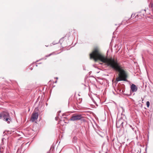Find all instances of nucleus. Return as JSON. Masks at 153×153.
Segmentation results:
<instances>
[{
	"instance_id": "6ab92c4d",
	"label": "nucleus",
	"mask_w": 153,
	"mask_h": 153,
	"mask_svg": "<svg viewBox=\"0 0 153 153\" xmlns=\"http://www.w3.org/2000/svg\"><path fill=\"white\" fill-rule=\"evenodd\" d=\"M47 153H48V152H47Z\"/></svg>"
},
{
	"instance_id": "39448f33",
	"label": "nucleus",
	"mask_w": 153,
	"mask_h": 153,
	"mask_svg": "<svg viewBox=\"0 0 153 153\" xmlns=\"http://www.w3.org/2000/svg\"><path fill=\"white\" fill-rule=\"evenodd\" d=\"M131 89L132 92H135L137 91V88L135 85L132 84L131 86Z\"/></svg>"
},
{
	"instance_id": "7ed1b4c3",
	"label": "nucleus",
	"mask_w": 153,
	"mask_h": 153,
	"mask_svg": "<svg viewBox=\"0 0 153 153\" xmlns=\"http://www.w3.org/2000/svg\"><path fill=\"white\" fill-rule=\"evenodd\" d=\"M82 118L81 115H75L72 116L70 119V120L73 121L81 120Z\"/></svg>"
},
{
	"instance_id": "1a4fd4ad",
	"label": "nucleus",
	"mask_w": 153,
	"mask_h": 153,
	"mask_svg": "<svg viewBox=\"0 0 153 153\" xmlns=\"http://www.w3.org/2000/svg\"><path fill=\"white\" fill-rule=\"evenodd\" d=\"M149 6L151 8L153 7V3H151L150 4Z\"/></svg>"
},
{
	"instance_id": "20e7f679",
	"label": "nucleus",
	"mask_w": 153,
	"mask_h": 153,
	"mask_svg": "<svg viewBox=\"0 0 153 153\" xmlns=\"http://www.w3.org/2000/svg\"><path fill=\"white\" fill-rule=\"evenodd\" d=\"M39 116V114L38 112L33 113L31 116V120L34 122L35 120H37Z\"/></svg>"
},
{
	"instance_id": "f257e3e1",
	"label": "nucleus",
	"mask_w": 153,
	"mask_h": 153,
	"mask_svg": "<svg viewBox=\"0 0 153 153\" xmlns=\"http://www.w3.org/2000/svg\"><path fill=\"white\" fill-rule=\"evenodd\" d=\"M91 59H93L95 62L99 60L105 63L108 66L114 69L119 72L118 77H117L116 80L118 82L120 81H127V74L126 71L120 66L117 60L112 58H108L102 55L98 48L94 49L92 53L90 54Z\"/></svg>"
},
{
	"instance_id": "f3484780",
	"label": "nucleus",
	"mask_w": 153,
	"mask_h": 153,
	"mask_svg": "<svg viewBox=\"0 0 153 153\" xmlns=\"http://www.w3.org/2000/svg\"><path fill=\"white\" fill-rule=\"evenodd\" d=\"M31 70H32V68H31Z\"/></svg>"
},
{
	"instance_id": "0eeeda50",
	"label": "nucleus",
	"mask_w": 153,
	"mask_h": 153,
	"mask_svg": "<svg viewBox=\"0 0 153 153\" xmlns=\"http://www.w3.org/2000/svg\"><path fill=\"white\" fill-rule=\"evenodd\" d=\"M123 120H121V124L120 125H119V127H123Z\"/></svg>"
},
{
	"instance_id": "a211bd4d",
	"label": "nucleus",
	"mask_w": 153,
	"mask_h": 153,
	"mask_svg": "<svg viewBox=\"0 0 153 153\" xmlns=\"http://www.w3.org/2000/svg\"><path fill=\"white\" fill-rule=\"evenodd\" d=\"M31 70H32V68H31Z\"/></svg>"
},
{
	"instance_id": "dca6fc26",
	"label": "nucleus",
	"mask_w": 153,
	"mask_h": 153,
	"mask_svg": "<svg viewBox=\"0 0 153 153\" xmlns=\"http://www.w3.org/2000/svg\"><path fill=\"white\" fill-rule=\"evenodd\" d=\"M130 126L131 127H132V126Z\"/></svg>"
},
{
	"instance_id": "f8f14e48",
	"label": "nucleus",
	"mask_w": 153,
	"mask_h": 153,
	"mask_svg": "<svg viewBox=\"0 0 153 153\" xmlns=\"http://www.w3.org/2000/svg\"><path fill=\"white\" fill-rule=\"evenodd\" d=\"M20 153V149H19L17 151V153Z\"/></svg>"
},
{
	"instance_id": "ddd939ff",
	"label": "nucleus",
	"mask_w": 153,
	"mask_h": 153,
	"mask_svg": "<svg viewBox=\"0 0 153 153\" xmlns=\"http://www.w3.org/2000/svg\"><path fill=\"white\" fill-rule=\"evenodd\" d=\"M57 118H58V117H56L55 119V120H57Z\"/></svg>"
},
{
	"instance_id": "9b49d317",
	"label": "nucleus",
	"mask_w": 153,
	"mask_h": 153,
	"mask_svg": "<svg viewBox=\"0 0 153 153\" xmlns=\"http://www.w3.org/2000/svg\"><path fill=\"white\" fill-rule=\"evenodd\" d=\"M51 55H52V53H51L48 55H47L45 56V57H48L49 56H51Z\"/></svg>"
},
{
	"instance_id": "4468645a",
	"label": "nucleus",
	"mask_w": 153,
	"mask_h": 153,
	"mask_svg": "<svg viewBox=\"0 0 153 153\" xmlns=\"http://www.w3.org/2000/svg\"><path fill=\"white\" fill-rule=\"evenodd\" d=\"M55 78H56V79H58V77Z\"/></svg>"
},
{
	"instance_id": "6e6552de",
	"label": "nucleus",
	"mask_w": 153,
	"mask_h": 153,
	"mask_svg": "<svg viewBox=\"0 0 153 153\" xmlns=\"http://www.w3.org/2000/svg\"><path fill=\"white\" fill-rule=\"evenodd\" d=\"M146 104L147 107L148 108L149 107V105H150V102L148 101H147L146 102Z\"/></svg>"
},
{
	"instance_id": "9d476101",
	"label": "nucleus",
	"mask_w": 153,
	"mask_h": 153,
	"mask_svg": "<svg viewBox=\"0 0 153 153\" xmlns=\"http://www.w3.org/2000/svg\"><path fill=\"white\" fill-rule=\"evenodd\" d=\"M51 55H52V53H51L48 55H47L45 56V57H48L49 56H51Z\"/></svg>"
},
{
	"instance_id": "423d86ee",
	"label": "nucleus",
	"mask_w": 153,
	"mask_h": 153,
	"mask_svg": "<svg viewBox=\"0 0 153 153\" xmlns=\"http://www.w3.org/2000/svg\"><path fill=\"white\" fill-rule=\"evenodd\" d=\"M121 120H118L117 122V127H119V126L121 124Z\"/></svg>"
},
{
	"instance_id": "2eb2a0df",
	"label": "nucleus",
	"mask_w": 153,
	"mask_h": 153,
	"mask_svg": "<svg viewBox=\"0 0 153 153\" xmlns=\"http://www.w3.org/2000/svg\"><path fill=\"white\" fill-rule=\"evenodd\" d=\"M56 82H57V81H55V83H56Z\"/></svg>"
},
{
	"instance_id": "f03ea898",
	"label": "nucleus",
	"mask_w": 153,
	"mask_h": 153,
	"mask_svg": "<svg viewBox=\"0 0 153 153\" xmlns=\"http://www.w3.org/2000/svg\"><path fill=\"white\" fill-rule=\"evenodd\" d=\"M0 119L6 121L8 123H10L11 120L9 114L6 112L0 113Z\"/></svg>"
}]
</instances>
